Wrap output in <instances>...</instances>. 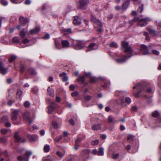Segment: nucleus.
<instances>
[{
  "label": "nucleus",
  "instance_id": "obj_36",
  "mask_svg": "<svg viewBox=\"0 0 161 161\" xmlns=\"http://www.w3.org/2000/svg\"><path fill=\"white\" fill-rule=\"evenodd\" d=\"M10 1L13 3H20L22 2L21 0H10Z\"/></svg>",
  "mask_w": 161,
  "mask_h": 161
},
{
  "label": "nucleus",
  "instance_id": "obj_7",
  "mask_svg": "<svg viewBox=\"0 0 161 161\" xmlns=\"http://www.w3.org/2000/svg\"><path fill=\"white\" fill-rule=\"evenodd\" d=\"M88 3L89 1L88 0H80L78 3V7L80 9H85L87 7Z\"/></svg>",
  "mask_w": 161,
  "mask_h": 161
},
{
  "label": "nucleus",
  "instance_id": "obj_37",
  "mask_svg": "<svg viewBox=\"0 0 161 161\" xmlns=\"http://www.w3.org/2000/svg\"><path fill=\"white\" fill-rule=\"evenodd\" d=\"M1 3L4 6L7 5L8 3V2L6 0H1Z\"/></svg>",
  "mask_w": 161,
  "mask_h": 161
},
{
  "label": "nucleus",
  "instance_id": "obj_45",
  "mask_svg": "<svg viewBox=\"0 0 161 161\" xmlns=\"http://www.w3.org/2000/svg\"><path fill=\"white\" fill-rule=\"evenodd\" d=\"M125 101L128 104H129L131 102V99L129 97H127L125 98Z\"/></svg>",
  "mask_w": 161,
  "mask_h": 161
},
{
  "label": "nucleus",
  "instance_id": "obj_27",
  "mask_svg": "<svg viewBox=\"0 0 161 161\" xmlns=\"http://www.w3.org/2000/svg\"><path fill=\"white\" fill-rule=\"evenodd\" d=\"M17 57L15 55H11L8 59L10 62H12L14 61L16 58Z\"/></svg>",
  "mask_w": 161,
  "mask_h": 161
},
{
  "label": "nucleus",
  "instance_id": "obj_15",
  "mask_svg": "<svg viewBox=\"0 0 161 161\" xmlns=\"http://www.w3.org/2000/svg\"><path fill=\"white\" fill-rule=\"evenodd\" d=\"M61 43L62 46L64 48H68L70 47L69 42L66 40H62Z\"/></svg>",
  "mask_w": 161,
  "mask_h": 161
},
{
  "label": "nucleus",
  "instance_id": "obj_11",
  "mask_svg": "<svg viewBox=\"0 0 161 161\" xmlns=\"http://www.w3.org/2000/svg\"><path fill=\"white\" fill-rule=\"evenodd\" d=\"M23 115L24 119L28 121L29 125H31L32 123V120L30 117V114L29 112H25Z\"/></svg>",
  "mask_w": 161,
  "mask_h": 161
},
{
  "label": "nucleus",
  "instance_id": "obj_42",
  "mask_svg": "<svg viewBox=\"0 0 161 161\" xmlns=\"http://www.w3.org/2000/svg\"><path fill=\"white\" fill-rule=\"evenodd\" d=\"M5 161H13L14 158L13 157L9 156L5 159Z\"/></svg>",
  "mask_w": 161,
  "mask_h": 161
},
{
  "label": "nucleus",
  "instance_id": "obj_28",
  "mask_svg": "<svg viewBox=\"0 0 161 161\" xmlns=\"http://www.w3.org/2000/svg\"><path fill=\"white\" fill-rule=\"evenodd\" d=\"M7 68H4L3 63L0 61V70H7Z\"/></svg>",
  "mask_w": 161,
  "mask_h": 161
},
{
  "label": "nucleus",
  "instance_id": "obj_20",
  "mask_svg": "<svg viewBox=\"0 0 161 161\" xmlns=\"http://www.w3.org/2000/svg\"><path fill=\"white\" fill-rule=\"evenodd\" d=\"M28 137L30 140L32 141L37 139L38 138V136L35 135H29L28 136Z\"/></svg>",
  "mask_w": 161,
  "mask_h": 161
},
{
  "label": "nucleus",
  "instance_id": "obj_30",
  "mask_svg": "<svg viewBox=\"0 0 161 161\" xmlns=\"http://www.w3.org/2000/svg\"><path fill=\"white\" fill-rule=\"evenodd\" d=\"M109 46L110 47H113L116 48L118 47L117 44L116 43L114 42H112L109 44Z\"/></svg>",
  "mask_w": 161,
  "mask_h": 161
},
{
  "label": "nucleus",
  "instance_id": "obj_59",
  "mask_svg": "<svg viewBox=\"0 0 161 161\" xmlns=\"http://www.w3.org/2000/svg\"><path fill=\"white\" fill-rule=\"evenodd\" d=\"M97 81L99 80H103L104 81L105 80V78L102 77H97Z\"/></svg>",
  "mask_w": 161,
  "mask_h": 161
},
{
  "label": "nucleus",
  "instance_id": "obj_64",
  "mask_svg": "<svg viewBox=\"0 0 161 161\" xmlns=\"http://www.w3.org/2000/svg\"><path fill=\"white\" fill-rule=\"evenodd\" d=\"M66 75V74L65 73L63 72L62 73L60 74L59 76H60V77H62V78H63Z\"/></svg>",
  "mask_w": 161,
  "mask_h": 161
},
{
  "label": "nucleus",
  "instance_id": "obj_53",
  "mask_svg": "<svg viewBox=\"0 0 161 161\" xmlns=\"http://www.w3.org/2000/svg\"><path fill=\"white\" fill-rule=\"evenodd\" d=\"M20 35L22 37H24L25 36V32L23 31H21L20 32Z\"/></svg>",
  "mask_w": 161,
  "mask_h": 161
},
{
  "label": "nucleus",
  "instance_id": "obj_4",
  "mask_svg": "<svg viewBox=\"0 0 161 161\" xmlns=\"http://www.w3.org/2000/svg\"><path fill=\"white\" fill-rule=\"evenodd\" d=\"M91 20L94 23L95 27L98 28V31L100 32H101L103 26L102 22L93 16H92Z\"/></svg>",
  "mask_w": 161,
  "mask_h": 161
},
{
  "label": "nucleus",
  "instance_id": "obj_55",
  "mask_svg": "<svg viewBox=\"0 0 161 161\" xmlns=\"http://www.w3.org/2000/svg\"><path fill=\"white\" fill-rule=\"evenodd\" d=\"M24 106L26 108H28L30 106V103L28 101H26L24 104Z\"/></svg>",
  "mask_w": 161,
  "mask_h": 161
},
{
  "label": "nucleus",
  "instance_id": "obj_44",
  "mask_svg": "<svg viewBox=\"0 0 161 161\" xmlns=\"http://www.w3.org/2000/svg\"><path fill=\"white\" fill-rule=\"evenodd\" d=\"M152 52L153 54L156 55H159V51L156 50H153Z\"/></svg>",
  "mask_w": 161,
  "mask_h": 161
},
{
  "label": "nucleus",
  "instance_id": "obj_34",
  "mask_svg": "<svg viewBox=\"0 0 161 161\" xmlns=\"http://www.w3.org/2000/svg\"><path fill=\"white\" fill-rule=\"evenodd\" d=\"M3 154L5 157V159H6V158H8L10 156L8 154L7 151L6 150L4 151L3 153Z\"/></svg>",
  "mask_w": 161,
  "mask_h": 161
},
{
  "label": "nucleus",
  "instance_id": "obj_50",
  "mask_svg": "<svg viewBox=\"0 0 161 161\" xmlns=\"http://www.w3.org/2000/svg\"><path fill=\"white\" fill-rule=\"evenodd\" d=\"M144 35L146 36V39L147 41L150 40V38L148 36V33L147 32H145L144 33Z\"/></svg>",
  "mask_w": 161,
  "mask_h": 161
},
{
  "label": "nucleus",
  "instance_id": "obj_35",
  "mask_svg": "<svg viewBox=\"0 0 161 161\" xmlns=\"http://www.w3.org/2000/svg\"><path fill=\"white\" fill-rule=\"evenodd\" d=\"M47 92L48 94L50 96H52L53 94V91L50 87L47 89Z\"/></svg>",
  "mask_w": 161,
  "mask_h": 161
},
{
  "label": "nucleus",
  "instance_id": "obj_12",
  "mask_svg": "<svg viewBox=\"0 0 161 161\" xmlns=\"http://www.w3.org/2000/svg\"><path fill=\"white\" fill-rule=\"evenodd\" d=\"M62 33L65 35H67L71 34L72 33V29L69 28H63L61 29Z\"/></svg>",
  "mask_w": 161,
  "mask_h": 161
},
{
  "label": "nucleus",
  "instance_id": "obj_46",
  "mask_svg": "<svg viewBox=\"0 0 161 161\" xmlns=\"http://www.w3.org/2000/svg\"><path fill=\"white\" fill-rule=\"evenodd\" d=\"M143 5H142L141 6L139 7L137 9V12L141 13L143 10Z\"/></svg>",
  "mask_w": 161,
  "mask_h": 161
},
{
  "label": "nucleus",
  "instance_id": "obj_58",
  "mask_svg": "<svg viewBox=\"0 0 161 161\" xmlns=\"http://www.w3.org/2000/svg\"><path fill=\"white\" fill-rule=\"evenodd\" d=\"M119 156V154L117 153L115 154H114L113 155V158L114 159H117Z\"/></svg>",
  "mask_w": 161,
  "mask_h": 161
},
{
  "label": "nucleus",
  "instance_id": "obj_16",
  "mask_svg": "<svg viewBox=\"0 0 161 161\" xmlns=\"http://www.w3.org/2000/svg\"><path fill=\"white\" fill-rule=\"evenodd\" d=\"M73 23L75 25H79L81 23L80 19L77 16H75L74 17Z\"/></svg>",
  "mask_w": 161,
  "mask_h": 161
},
{
  "label": "nucleus",
  "instance_id": "obj_13",
  "mask_svg": "<svg viewBox=\"0 0 161 161\" xmlns=\"http://www.w3.org/2000/svg\"><path fill=\"white\" fill-rule=\"evenodd\" d=\"M85 76L89 77L90 79V82L91 83H93L97 81V77L92 76L91 74L90 73H88V74H86Z\"/></svg>",
  "mask_w": 161,
  "mask_h": 161
},
{
  "label": "nucleus",
  "instance_id": "obj_8",
  "mask_svg": "<svg viewBox=\"0 0 161 161\" xmlns=\"http://www.w3.org/2000/svg\"><path fill=\"white\" fill-rule=\"evenodd\" d=\"M85 46V44L83 41H78L77 43L74 45V47L76 50L82 49Z\"/></svg>",
  "mask_w": 161,
  "mask_h": 161
},
{
  "label": "nucleus",
  "instance_id": "obj_38",
  "mask_svg": "<svg viewBox=\"0 0 161 161\" xmlns=\"http://www.w3.org/2000/svg\"><path fill=\"white\" fill-rule=\"evenodd\" d=\"M90 151L87 149H84L82 151V153L84 155L88 154L89 153Z\"/></svg>",
  "mask_w": 161,
  "mask_h": 161
},
{
  "label": "nucleus",
  "instance_id": "obj_18",
  "mask_svg": "<svg viewBox=\"0 0 161 161\" xmlns=\"http://www.w3.org/2000/svg\"><path fill=\"white\" fill-rule=\"evenodd\" d=\"M40 31V28L39 27H37L35 29L31 30L28 33V35H32L37 34Z\"/></svg>",
  "mask_w": 161,
  "mask_h": 161
},
{
  "label": "nucleus",
  "instance_id": "obj_9",
  "mask_svg": "<svg viewBox=\"0 0 161 161\" xmlns=\"http://www.w3.org/2000/svg\"><path fill=\"white\" fill-rule=\"evenodd\" d=\"M140 50L141 52V54L143 55H146L149 53V51L147 47L144 44L141 45Z\"/></svg>",
  "mask_w": 161,
  "mask_h": 161
},
{
  "label": "nucleus",
  "instance_id": "obj_21",
  "mask_svg": "<svg viewBox=\"0 0 161 161\" xmlns=\"http://www.w3.org/2000/svg\"><path fill=\"white\" fill-rule=\"evenodd\" d=\"M86 77H87V76H86L85 74L84 75L80 76L79 78L77 79H76V80L78 82H79L81 83H82L85 81V78Z\"/></svg>",
  "mask_w": 161,
  "mask_h": 161
},
{
  "label": "nucleus",
  "instance_id": "obj_43",
  "mask_svg": "<svg viewBox=\"0 0 161 161\" xmlns=\"http://www.w3.org/2000/svg\"><path fill=\"white\" fill-rule=\"evenodd\" d=\"M8 131V130L6 129H2L1 130V133L3 135L6 134Z\"/></svg>",
  "mask_w": 161,
  "mask_h": 161
},
{
  "label": "nucleus",
  "instance_id": "obj_1",
  "mask_svg": "<svg viewBox=\"0 0 161 161\" xmlns=\"http://www.w3.org/2000/svg\"><path fill=\"white\" fill-rule=\"evenodd\" d=\"M121 46L122 47L125 49V53H128V54L124 57L115 59V61L118 64H122L125 62L132 56L133 54V51L132 48L129 46L128 42L123 41L121 42Z\"/></svg>",
  "mask_w": 161,
  "mask_h": 161
},
{
  "label": "nucleus",
  "instance_id": "obj_39",
  "mask_svg": "<svg viewBox=\"0 0 161 161\" xmlns=\"http://www.w3.org/2000/svg\"><path fill=\"white\" fill-rule=\"evenodd\" d=\"M62 136H59L56 137L55 139L54 140L57 142H59L60 140L62 139Z\"/></svg>",
  "mask_w": 161,
  "mask_h": 161
},
{
  "label": "nucleus",
  "instance_id": "obj_49",
  "mask_svg": "<svg viewBox=\"0 0 161 161\" xmlns=\"http://www.w3.org/2000/svg\"><path fill=\"white\" fill-rule=\"evenodd\" d=\"M82 141V139L80 137H78L77 139L75 141V143L79 144V143L80 142Z\"/></svg>",
  "mask_w": 161,
  "mask_h": 161
},
{
  "label": "nucleus",
  "instance_id": "obj_22",
  "mask_svg": "<svg viewBox=\"0 0 161 161\" xmlns=\"http://www.w3.org/2000/svg\"><path fill=\"white\" fill-rule=\"evenodd\" d=\"M101 128V126L100 124L94 125L92 127V129L94 130H97L100 129Z\"/></svg>",
  "mask_w": 161,
  "mask_h": 161
},
{
  "label": "nucleus",
  "instance_id": "obj_23",
  "mask_svg": "<svg viewBox=\"0 0 161 161\" xmlns=\"http://www.w3.org/2000/svg\"><path fill=\"white\" fill-rule=\"evenodd\" d=\"M19 20L20 22L23 24H26L27 22L26 19L23 16L20 17Z\"/></svg>",
  "mask_w": 161,
  "mask_h": 161
},
{
  "label": "nucleus",
  "instance_id": "obj_52",
  "mask_svg": "<svg viewBox=\"0 0 161 161\" xmlns=\"http://www.w3.org/2000/svg\"><path fill=\"white\" fill-rule=\"evenodd\" d=\"M91 98L92 97L91 96L87 95L85 97V100L86 101H89L91 99Z\"/></svg>",
  "mask_w": 161,
  "mask_h": 161
},
{
  "label": "nucleus",
  "instance_id": "obj_41",
  "mask_svg": "<svg viewBox=\"0 0 161 161\" xmlns=\"http://www.w3.org/2000/svg\"><path fill=\"white\" fill-rule=\"evenodd\" d=\"M99 141L97 140L93 141L92 142V145L93 146H95L97 145Z\"/></svg>",
  "mask_w": 161,
  "mask_h": 161
},
{
  "label": "nucleus",
  "instance_id": "obj_19",
  "mask_svg": "<svg viewBox=\"0 0 161 161\" xmlns=\"http://www.w3.org/2000/svg\"><path fill=\"white\" fill-rule=\"evenodd\" d=\"M55 45L56 47V49H60L62 48V46L60 43L57 39L55 40Z\"/></svg>",
  "mask_w": 161,
  "mask_h": 161
},
{
  "label": "nucleus",
  "instance_id": "obj_29",
  "mask_svg": "<svg viewBox=\"0 0 161 161\" xmlns=\"http://www.w3.org/2000/svg\"><path fill=\"white\" fill-rule=\"evenodd\" d=\"M134 136L132 135H129L127 136V140L129 141L130 142H131L133 141Z\"/></svg>",
  "mask_w": 161,
  "mask_h": 161
},
{
  "label": "nucleus",
  "instance_id": "obj_2",
  "mask_svg": "<svg viewBox=\"0 0 161 161\" xmlns=\"http://www.w3.org/2000/svg\"><path fill=\"white\" fill-rule=\"evenodd\" d=\"M150 20V19L148 18L142 19L140 17H135L133 19L130 21L129 23L132 25L134 22L138 21V25L141 26H143L146 25L147 24V22Z\"/></svg>",
  "mask_w": 161,
  "mask_h": 161
},
{
  "label": "nucleus",
  "instance_id": "obj_14",
  "mask_svg": "<svg viewBox=\"0 0 161 161\" xmlns=\"http://www.w3.org/2000/svg\"><path fill=\"white\" fill-rule=\"evenodd\" d=\"M56 107V104L54 102L52 103L48 107V113L49 114L51 113Z\"/></svg>",
  "mask_w": 161,
  "mask_h": 161
},
{
  "label": "nucleus",
  "instance_id": "obj_57",
  "mask_svg": "<svg viewBox=\"0 0 161 161\" xmlns=\"http://www.w3.org/2000/svg\"><path fill=\"white\" fill-rule=\"evenodd\" d=\"M108 121L110 123L113 122V119L111 116H110L108 117Z\"/></svg>",
  "mask_w": 161,
  "mask_h": 161
},
{
  "label": "nucleus",
  "instance_id": "obj_48",
  "mask_svg": "<svg viewBox=\"0 0 161 161\" xmlns=\"http://www.w3.org/2000/svg\"><path fill=\"white\" fill-rule=\"evenodd\" d=\"M56 154L60 158L62 157L64 155V154L59 151H57L56 153Z\"/></svg>",
  "mask_w": 161,
  "mask_h": 161
},
{
  "label": "nucleus",
  "instance_id": "obj_32",
  "mask_svg": "<svg viewBox=\"0 0 161 161\" xmlns=\"http://www.w3.org/2000/svg\"><path fill=\"white\" fill-rule=\"evenodd\" d=\"M19 41V39L16 36L14 37L12 39V42L14 43H17Z\"/></svg>",
  "mask_w": 161,
  "mask_h": 161
},
{
  "label": "nucleus",
  "instance_id": "obj_24",
  "mask_svg": "<svg viewBox=\"0 0 161 161\" xmlns=\"http://www.w3.org/2000/svg\"><path fill=\"white\" fill-rule=\"evenodd\" d=\"M129 2L128 0L126 1L123 4V9H126L128 7L129 5Z\"/></svg>",
  "mask_w": 161,
  "mask_h": 161
},
{
  "label": "nucleus",
  "instance_id": "obj_63",
  "mask_svg": "<svg viewBox=\"0 0 161 161\" xmlns=\"http://www.w3.org/2000/svg\"><path fill=\"white\" fill-rule=\"evenodd\" d=\"M61 101V98L57 96L56 98V101L58 102H60Z\"/></svg>",
  "mask_w": 161,
  "mask_h": 161
},
{
  "label": "nucleus",
  "instance_id": "obj_26",
  "mask_svg": "<svg viewBox=\"0 0 161 161\" xmlns=\"http://www.w3.org/2000/svg\"><path fill=\"white\" fill-rule=\"evenodd\" d=\"M50 150V147L49 145H46L44 146L43 148L44 151L45 153L48 152Z\"/></svg>",
  "mask_w": 161,
  "mask_h": 161
},
{
  "label": "nucleus",
  "instance_id": "obj_61",
  "mask_svg": "<svg viewBox=\"0 0 161 161\" xmlns=\"http://www.w3.org/2000/svg\"><path fill=\"white\" fill-rule=\"evenodd\" d=\"M50 35L48 34H46L43 37V38L45 39H47L49 38Z\"/></svg>",
  "mask_w": 161,
  "mask_h": 161
},
{
  "label": "nucleus",
  "instance_id": "obj_3",
  "mask_svg": "<svg viewBox=\"0 0 161 161\" xmlns=\"http://www.w3.org/2000/svg\"><path fill=\"white\" fill-rule=\"evenodd\" d=\"M147 87L146 85L143 83H139L135 85V86L133 87V89L136 88L138 91L137 92H134V96L136 97H139L140 96V93L142 92L145 88H147Z\"/></svg>",
  "mask_w": 161,
  "mask_h": 161
},
{
  "label": "nucleus",
  "instance_id": "obj_54",
  "mask_svg": "<svg viewBox=\"0 0 161 161\" xmlns=\"http://www.w3.org/2000/svg\"><path fill=\"white\" fill-rule=\"evenodd\" d=\"M22 92L21 90H18L17 94V95L19 96V97H20V96H21L22 94Z\"/></svg>",
  "mask_w": 161,
  "mask_h": 161
},
{
  "label": "nucleus",
  "instance_id": "obj_51",
  "mask_svg": "<svg viewBox=\"0 0 161 161\" xmlns=\"http://www.w3.org/2000/svg\"><path fill=\"white\" fill-rule=\"evenodd\" d=\"M69 89L70 91H73L75 90V86L74 85H71L69 86Z\"/></svg>",
  "mask_w": 161,
  "mask_h": 161
},
{
  "label": "nucleus",
  "instance_id": "obj_31",
  "mask_svg": "<svg viewBox=\"0 0 161 161\" xmlns=\"http://www.w3.org/2000/svg\"><path fill=\"white\" fill-rule=\"evenodd\" d=\"M147 31L149 32L150 33L153 34V36L155 35L156 31L155 30L149 28L147 30Z\"/></svg>",
  "mask_w": 161,
  "mask_h": 161
},
{
  "label": "nucleus",
  "instance_id": "obj_47",
  "mask_svg": "<svg viewBox=\"0 0 161 161\" xmlns=\"http://www.w3.org/2000/svg\"><path fill=\"white\" fill-rule=\"evenodd\" d=\"M0 142L3 143H5L7 142V140L4 138H0Z\"/></svg>",
  "mask_w": 161,
  "mask_h": 161
},
{
  "label": "nucleus",
  "instance_id": "obj_60",
  "mask_svg": "<svg viewBox=\"0 0 161 161\" xmlns=\"http://www.w3.org/2000/svg\"><path fill=\"white\" fill-rule=\"evenodd\" d=\"M62 79L63 81H66L68 80V77L66 75L65 76H64V77L62 78Z\"/></svg>",
  "mask_w": 161,
  "mask_h": 161
},
{
  "label": "nucleus",
  "instance_id": "obj_5",
  "mask_svg": "<svg viewBox=\"0 0 161 161\" xmlns=\"http://www.w3.org/2000/svg\"><path fill=\"white\" fill-rule=\"evenodd\" d=\"M19 111L16 109L13 111L12 113L11 117L13 124L14 125H18L19 121L18 119V115Z\"/></svg>",
  "mask_w": 161,
  "mask_h": 161
},
{
  "label": "nucleus",
  "instance_id": "obj_62",
  "mask_svg": "<svg viewBox=\"0 0 161 161\" xmlns=\"http://www.w3.org/2000/svg\"><path fill=\"white\" fill-rule=\"evenodd\" d=\"M69 121L71 125H75V123L74 121V120L73 119H69Z\"/></svg>",
  "mask_w": 161,
  "mask_h": 161
},
{
  "label": "nucleus",
  "instance_id": "obj_10",
  "mask_svg": "<svg viewBox=\"0 0 161 161\" xmlns=\"http://www.w3.org/2000/svg\"><path fill=\"white\" fill-rule=\"evenodd\" d=\"M14 138L15 139V141L16 142H24L26 141L25 138H21L19 136V132H16L15 133Z\"/></svg>",
  "mask_w": 161,
  "mask_h": 161
},
{
  "label": "nucleus",
  "instance_id": "obj_6",
  "mask_svg": "<svg viewBox=\"0 0 161 161\" xmlns=\"http://www.w3.org/2000/svg\"><path fill=\"white\" fill-rule=\"evenodd\" d=\"M32 154V153L27 151L23 156L20 155L17 157V159L19 161H29V157Z\"/></svg>",
  "mask_w": 161,
  "mask_h": 161
},
{
  "label": "nucleus",
  "instance_id": "obj_33",
  "mask_svg": "<svg viewBox=\"0 0 161 161\" xmlns=\"http://www.w3.org/2000/svg\"><path fill=\"white\" fill-rule=\"evenodd\" d=\"M152 114L153 117H157L159 115V113L158 111H156L153 112L152 113Z\"/></svg>",
  "mask_w": 161,
  "mask_h": 161
},
{
  "label": "nucleus",
  "instance_id": "obj_56",
  "mask_svg": "<svg viewBox=\"0 0 161 161\" xmlns=\"http://www.w3.org/2000/svg\"><path fill=\"white\" fill-rule=\"evenodd\" d=\"M78 94V92L77 91H75L74 92L71 93V96L73 97H75L77 96Z\"/></svg>",
  "mask_w": 161,
  "mask_h": 161
},
{
  "label": "nucleus",
  "instance_id": "obj_25",
  "mask_svg": "<svg viewBox=\"0 0 161 161\" xmlns=\"http://www.w3.org/2000/svg\"><path fill=\"white\" fill-rule=\"evenodd\" d=\"M103 148L100 147L99 148V150L97 153V154L99 156H103L104 154Z\"/></svg>",
  "mask_w": 161,
  "mask_h": 161
},
{
  "label": "nucleus",
  "instance_id": "obj_17",
  "mask_svg": "<svg viewBox=\"0 0 161 161\" xmlns=\"http://www.w3.org/2000/svg\"><path fill=\"white\" fill-rule=\"evenodd\" d=\"M98 48V46L95 43H92L88 46V49L89 51L96 50Z\"/></svg>",
  "mask_w": 161,
  "mask_h": 161
},
{
  "label": "nucleus",
  "instance_id": "obj_40",
  "mask_svg": "<svg viewBox=\"0 0 161 161\" xmlns=\"http://www.w3.org/2000/svg\"><path fill=\"white\" fill-rule=\"evenodd\" d=\"M53 127L56 129L58 128L59 126L57 123L55 121H53Z\"/></svg>",
  "mask_w": 161,
  "mask_h": 161
}]
</instances>
